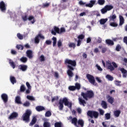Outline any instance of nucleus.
Returning <instances> with one entry per match:
<instances>
[{
  "instance_id": "f257e3e1",
  "label": "nucleus",
  "mask_w": 127,
  "mask_h": 127,
  "mask_svg": "<svg viewBox=\"0 0 127 127\" xmlns=\"http://www.w3.org/2000/svg\"><path fill=\"white\" fill-rule=\"evenodd\" d=\"M64 64H65L66 65V64H68L67 67L68 69L67 70L66 73L69 79H71V78L73 77V76H74V73L72 71H74V67H76V65H77V63L75 60H71L66 59L64 61Z\"/></svg>"
},
{
  "instance_id": "f03ea898",
  "label": "nucleus",
  "mask_w": 127,
  "mask_h": 127,
  "mask_svg": "<svg viewBox=\"0 0 127 127\" xmlns=\"http://www.w3.org/2000/svg\"><path fill=\"white\" fill-rule=\"evenodd\" d=\"M63 104H64V106L68 107L70 110H72L73 103H72V102H69L68 99L64 97L63 100L60 99L59 102V109L60 111H63V108H64V105Z\"/></svg>"
},
{
  "instance_id": "7ed1b4c3",
  "label": "nucleus",
  "mask_w": 127,
  "mask_h": 127,
  "mask_svg": "<svg viewBox=\"0 0 127 127\" xmlns=\"http://www.w3.org/2000/svg\"><path fill=\"white\" fill-rule=\"evenodd\" d=\"M81 96L84 100L88 101V100L93 99L95 97V94L92 90H87L86 92H81Z\"/></svg>"
},
{
  "instance_id": "20e7f679",
  "label": "nucleus",
  "mask_w": 127,
  "mask_h": 127,
  "mask_svg": "<svg viewBox=\"0 0 127 127\" xmlns=\"http://www.w3.org/2000/svg\"><path fill=\"white\" fill-rule=\"evenodd\" d=\"M32 113L29 109H27L25 113H24L22 116V119L25 123H29L30 122V116Z\"/></svg>"
},
{
  "instance_id": "39448f33",
  "label": "nucleus",
  "mask_w": 127,
  "mask_h": 127,
  "mask_svg": "<svg viewBox=\"0 0 127 127\" xmlns=\"http://www.w3.org/2000/svg\"><path fill=\"white\" fill-rule=\"evenodd\" d=\"M87 115L91 119H93V118L94 119H98V118H99V113L96 111L89 110L87 112Z\"/></svg>"
},
{
  "instance_id": "423d86ee",
  "label": "nucleus",
  "mask_w": 127,
  "mask_h": 127,
  "mask_svg": "<svg viewBox=\"0 0 127 127\" xmlns=\"http://www.w3.org/2000/svg\"><path fill=\"white\" fill-rule=\"evenodd\" d=\"M95 3H96V0H90V3L87 4H86V2H83V1H79V4L80 5L85 6L86 7H93Z\"/></svg>"
},
{
  "instance_id": "0eeeda50",
  "label": "nucleus",
  "mask_w": 127,
  "mask_h": 127,
  "mask_svg": "<svg viewBox=\"0 0 127 127\" xmlns=\"http://www.w3.org/2000/svg\"><path fill=\"white\" fill-rule=\"evenodd\" d=\"M87 79L88 80L89 83L92 84V85H94V86H96L97 85V83H96V80H95V77H94V76L90 74H87L86 75Z\"/></svg>"
},
{
  "instance_id": "6e6552de",
  "label": "nucleus",
  "mask_w": 127,
  "mask_h": 127,
  "mask_svg": "<svg viewBox=\"0 0 127 127\" xmlns=\"http://www.w3.org/2000/svg\"><path fill=\"white\" fill-rule=\"evenodd\" d=\"M45 39V37H44V36L42 35V34H38V35H37L35 38V40H34V41H35V43L36 44H38L39 43V42H40V39Z\"/></svg>"
},
{
  "instance_id": "1a4fd4ad",
  "label": "nucleus",
  "mask_w": 127,
  "mask_h": 127,
  "mask_svg": "<svg viewBox=\"0 0 127 127\" xmlns=\"http://www.w3.org/2000/svg\"><path fill=\"white\" fill-rule=\"evenodd\" d=\"M0 9L2 12H5L6 11V4H5L3 1L0 2Z\"/></svg>"
},
{
  "instance_id": "9d476101",
  "label": "nucleus",
  "mask_w": 127,
  "mask_h": 127,
  "mask_svg": "<svg viewBox=\"0 0 127 127\" xmlns=\"http://www.w3.org/2000/svg\"><path fill=\"white\" fill-rule=\"evenodd\" d=\"M51 33L53 35H56V34L58 33V34H60V29L59 27L55 26L54 27V29L52 30Z\"/></svg>"
},
{
  "instance_id": "9b49d317",
  "label": "nucleus",
  "mask_w": 127,
  "mask_h": 127,
  "mask_svg": "<svg viewBox=\"0 0 127 127\" xmlns=\"http://www.w3.org/2000/svg\"><path fill=\"white\" fill-rule=\"evenodd\" d=\"M119 70H120V71L122 73L123 78H127V70L124 67H119Z\"/></svg>"
},
{
  "instance_id": "f8f14e48",
  "label": "nucleus",
  "mask_w": 127,
  "mask_h": 127,
  "mask_svg": "<svg viewBox=\"0 0 127 127\" xmlns=\"http://www.w3.org/2000/svg\"><path fill=\"white\" fill-rule=\"evenodd\" d=\"M1 98L5 104L7 103V101H8V96H7V94L5 93L2 94Z\"/></svg>"
},
{
  "instance_id": "ddd939ff",
  "label": "nucleus",
  "mask_w": 127,
  "mask_h": 127,
  "mask_svg": "<svg viewBox=\"0 0 127 127\" xmlns=\"http://www.w3.org/2000/svg\"><path fill=\"white\" fill-rule=\"evenodd\" d=\"M26 54L27 55V57L29 58V59H32L33 58V54L32 53V51L30 50H28L26 51Z\"/></svg>"
},
{
  "instance_id": "4468645a",
  "label": "nucleus",
  "mask_w": 127,
  "mask_h": 127,
  "mask_svg": "<svg viewBox=\"0 0 127 127\" xmlns=\"http://www.w3.org/2000/svg\"><path fill=\"white\" fill-rule=\"evenodd\" d=\"M18 117V113L16 112H13L10 114L9 117V119L10 120H13L14 119H16Z\"/></svg>"
},
{
  "instance_id": "2eb2a0df",
  "label": "nucleus",
  "mask_w": 127,
  "mask_h": 127,
  "mask_svg": "<svg viewBox=\"0 0 127 127\" xmlns=\"http://www.w3.org/2000/svg\"><path fill=\"white\" fill-rule=\"evenodd\" d=\"M78 41H77V46H80V45H81V40L82 39H84V38H85V35H83V34H81V35H79L78 36Z\"/></svg>"
},
{
  "instance_id": "dca6fc26",
  "label": "nucleus",
  "mask_w": 127,
  "mask_h": 127,
  "mask_svg": "<svg viewBox=\"0 0 127 127\" xmlns=\"http://www.w3.org/2000/svg\"><path fill=\"white\" fill-rule=\"evenodd\" d=\"M107 99L108 102L109 103V104H111V105L114 103V102H115V98H114V97L110 95L107 96Z\"/></svg>"
},
{
  "instance_id": "f3484780",
  "label": "nucleus",
  "mask_w": 127,
  "mask_h": 127,
  "mask_svg": "<svg viewBox=\"0 0 127 127\" xmlns=\"http://www.w3.org/2000/svg\"><path fill=\"white\" fill-rule=\"evenodd\" d=\"M27 65L25 64H20L19 66V69H20V70H21V71H23V72H25V71L27 70Z\"/></svg>"
},
{
  "instance_id": "a211bd4d",
  "label": "nucleus",
  "mask_w": 127,
  "mask_h": 127,
  "mask_svg": "<svg viewBox=\"0 0 127 127\" xmlns=\"http://www.w3.org/2000/svg\"><path fill=\"white\" fill-rule=\"evenodd\" d=\"M37 122V119L36 118V117H34L32 118L31 123H30V124H29V126L30 127H33V126H34V125H35V124H36Z\"/></svg>"
},
{
  "instance_id": "6ab92c4d",
  "label": "nucleus",
  "mask_w": 127,
  "mask_h": 127,
  "mask_svg": "<svg viewBox=\"0 0 127 127\" xmlns=\"http://www.w3.org/2000/svg\"><path fill=\"white\" fill-rule=\"evenodd\" d=\"M77 123L78 119L76 117H74L71 119V124H72V125H74L75 127H79V126L77 125Z\"/></svg>"
},
{
  "instance_id": "aec40b11",
  "label": "nucleus",
  "mask_w": 127,
  "mask_h": 127,
  "mask_svg": "<svg viewBox=\"0 0 127 127\" xmlns=\"http://www.w3.org/2000/svg\"><path fill=\"white\" fill-rule=\"evenodd\" d=\"M15 102L16 104L18 105H22V102H21V99H20V96H17L15 97Z\"/></svg>"
},
{
  "instance_id": "412c9836",
  "label": "nucleus",
  "mask_w": 127,
  "mask_h": 127,
  "mask_svg": "<svg viewBox=\"0 0 127 127\" xmlns=\"http://www.w3.org/2000/svg\"><path fill=\"white\" fill-rule=\"evenodd\" d=\"M28 19L29 20V21H31L32 24H33L35 21H36L35 20V17L32 15L29 16Z\"/></svg>"
},
{
  "instance_id": "4be33fe9",
  "label": "nucleus",
  "mask_w": 127,
  "mask_h": 127,
  "mask_svg": "<svg viewBox=\"0 0 127 127\" xmlns=\"http://www.w3.org/2000/svg\"><path fill=\"white\" fill-rule=\"evenodd\" d=\"M108 64V69L110 70V71H114V70H115V67L112 65V63H111V62H107V65Z\"/></svg>"
},
{
  "instance_id": "5701e85b",
  "label": "nucleus",
  "mask_w": 127,
  "mask_h": 127,
  "mask_svg": "<svg viewBox=\"0 0 127 127\" xmlns=\"http://www.w3.org/2000/svg\"><path fill=\"white\" fill-rule=\"evenodd\" d=\"M78 101L80 105L83 106V107H85V104H86V101H85V100L81 98H78Z\"/></svg>"
},
{
  "instance_id": "b1692460",
  "label": "nucleus",
  "mask_w": 127,
  "mask_h": 127,
  "mask_svg": "<svg viewBox=\"0 0 127 127\" xmlns=\"http://www.w3.org/2000/svg\"><path fill=\"white\" fill-rule=\"evenodd\" d=\"M106 43L108 45H109L110 46H113V45H114L115 43H114V41L110 39H107L106 40Z\"/></svg>"
},
{
  "instance_id": "393cba45",
  "label": "nucleus",
  "mask_w": 127,
  "mask_h": 127,
  "mask_svg": "<svg viewBox=\"0 0 127 127\" xmlns=\"http://www.w3.org/2000/svg\"><path fill=\"white\" fill-rule=\"evenodd\" d=\"M36 110L37 112H42V111H45V108L42 106H38L36 107Z\"/></svg>"
},
{
  "instance_id": "a878e982",
  "label": "nucleus",
  "mask_w": 127,
  "mask_h": 127,
  "mask_svg": "<svg viewBox=\"0 0 127 127\" xmlns=\"http://www.w3.org/2000/svg\"><path fill=\"white\" fill-rule=\"evenodd\" d=\"M120 18V23L119 25H123L124 23H125V18H124V17L122 15L119 16Z\"/></svg>"
},
{
  "instance_id": "bb28decb",
  "label": "nucleus",
  "mask_w": 127,
  "mask_h": 127,
  "mask_svg": "<svg viewBox=\"0 0 127 127\" xmlns=\"http://www.w3.org/2000/svg\"><path fill=\"white\" fill-rule=\"evenodd\" d=\"M108 18H109L110 21H115V19H117V15L115 14L112 15H111Z\"/></svg>"
},
{
  "instance_id": "cd10ccee",
  "label": "nucleus",
  "mask_w": 127,
  "mask_h": 127,
  "mask_svg": "<svg viewBox=\"0 0 127 127\" xmlns=\"http://www.w3.org/2000/svg\"><path fill=\"white\" fill-rule=\"evenodd\" d=\"M104 7H105L107 11H110V10H112L114 8V6L112 5H106Z\"/></svg>"
},
{
  "instance_id": "c85d7f7f",
  "label": "nucleus",
  "mask_w": 127,
  "mask_h": 127,
  "mask_svg": "<svg viewBox=\"0 0 127 127\" xmlns=\"http://www.w3.org/2000/svg\"><path fill=\"white\" fill-rule=\"evenodd\" d=\"M10 81L13 85L16 83V79H15V77L14 76H10Z\"/></svg>"
},
{
  "instance_id": "c756f323",
  "label": "nucleus",
  "mask_w": 127,
  "mask_h": 127,
  "mask_svg": "<svg viewBox=\"0 0 127 127\" xmlns=\"http://www.w3.org/2000/svg\"><path fill=\"white\" fill-rule=\"evenodd\" d=\"M101 106L103 108V109H107L108 108V105L107 104V102L106 101L103 100L101 102Z\"/></svg>"
},
{
  "instance_id": "7c9ffc66",
  "label": "nucleus",
  "mask_w": 127,
  "mask_h": 127,
  "mask_svg": "<svg viewBox=\"0 0 127 127\" xmlns=\"http://www.w3.org/2000/svg\"><path fill=\"white\" fill-rule=\"evenodd\" d=\"M114 114L115 117H116V118H119V117H120V115H121V111L120 110H116L114 111Z\"/></svg>"
},
{
  "instance_id": "2f4dec72",
  "label": "nucleus",
  "mask_w": 127,
  "mask_h": 127,
  "mask_svg": "<svg viewBox=\"0 0 127 127\" xmlns=\"http://www.w3.org/2000/svg\"><path fill=\"white\" fill-rule=\"evenodd\" d=\"M9 64H10L11 67L13 68V69H14V68H15V64L14 63V62H13V61H11V60H9Z\"/></svg>"
},
{
  "instance_id": "473e14b6",
  "label": "nucleus",
  "mask_w": 127,
  "mask_h": 127,
  "mask_svg": "<svg viewBox=\"0 0 127 127\" xmlns=\"http://www.w3.org/2000/svg\"><path fill=\"white\" fill-rule=\"evenodd\" d=\"M52 40L53 41V47H55L57 43V38H56V37H53L52 39Z\"/></svg>"
},
{
  "instance_id": "72a5a7b5",
  "label": "nucleus",
  "mask_w": 127,
  "mask_h": 127,
  "mask_svg": "<svg viewBox=\"0 0 127 127\" xmlns=\"http://www.w3.org/2000/svg\"><path fill=\"white\" fill-rule=\"evenodd\" d=\"M107 21H108V18H105V19H101L100 20V24H101L102 25L105 24V23H106V22H107Z\"/></svg>"
},
{
  "instance_id": "f704fd0d",
  "label": "nucleus",
  "mask_w": 127,
  "mask_h": 127,
  "mask_svg": "<svg viewBox=\"0 0 127 127\" xmlns=\"http://www.w3.org/2000/svg\"><path fill=\"white\" fill-rule=\"evenodd\" d=\"M77 124L79 126H80L81 127H84V121L83 120L80 119L77 121Z\"/></svg>"
},
{
  "instance_id": "c9c22d12",
  "label": "nucleus",
  "mask_w": 127,
  "mask_h": 127,
  "mask_svg": "<svg viewBox=\"0 0 127 127\" xmlns=\"http://www.w3.org/2000/svg\"><path fill=\"white\" fill-rule=\"evenodd\" d=\"M68 47H69V48H73V49H74L76 47V44L74 43H69L68 44Z\"/></svg>"
},
{
  "instance_id": "e433bc0d",
  "label": "nucleus",
  "mask_w": 127,
  "mask_h": 127,
  "mask_svg": "<svg viewBox=\"0 0 127 127\" xmlns=\"http://www.w3.org/2000/svg\"><path fill=\"white\" fill-rule=\"evenodd\" d=\"M106 78L108 80V81H113L114 80V77L110 74H107Z\"/></svg>"
},
{
  "instance_id": "4c0bfd02",
  "label": "nucleus",
  "mask_w": 127,
  "mask_h": 127,
  "mask_svg": "<svg viewBox=\"0 0 127 127\" xmlns=\"http://www.w3.org/2000/svg\"><path fill=\"white\" fill-rule=\"evenodd\" d=\"M25 90H26L25 86H24V85L22 84L20 87V92L23 93V92L25 91Z\"/></svg>"
},
{
  "instance_id": "58836bf2",
  "label": "nucleus",
  "mask_w": 127,
  "mask_h": 127,
  "mask_svg": "<svg viewBox=\"0 0 127 127\" xmlns=\"http://www.w3.org/2000/svg\"><path fill=\"white\" fill-rule=\"evenodd\" d=\"M20 62L23 63H26L27 62V58L23 57L20 59Z\"/></svg>"
},
{
  "instance_id": "ea45409f",
  "label": "nucleus",
  "mask_w": 127,
  "mask_h": 127,
  "mask_svg": "<svg viewBox=\"0 0 127 127\" xmlns=\"http://www.w3.org/2000/svg\"><path fill=\"white\" fill-rule=\"evenodd\" d=\"M110 26H112V27H117L119 25L118 23H116V22H112L110 23Z\"/></svg>"
},
{
  "instance_id": "a19ab883",
  "label": "nucleus",
  "mask_w": 127,
  "mask_h": 127,
  "mask_svg": "<svg viewBox=\"0 0 127 127\" xmlns=\"http://www.w3.org/2000/svg\"><path fill=\"white\" fill-rule=\"evenodd\" d=\"M16 48L18 49V50H22L24 48V47L21 45H17Z\"/></svg>"
},
{
  "instance_id": "79ce46f5",
  "label": "nucleus",
  "mask_w": 127,
  "mask_h": 127,
  "mask_svg": "<svg viewBox=\"0 0 127 127\" xmlns=\"http://www.w3.org/2000/svg\"><path fill=\"white\" fill-rule=\"evenodd\" d=\"M74 87L75 88V90H80L81 89V85L80 83H76Z\"/></svg>"
},
{
  "instance_id": "37998d69",
  "label": "nucleus",
  "mask_w": 127,
  "mask_h": 127,
  "mask_svg": "<svg viewBox=\"0 0 127 127\" xmlns=\"http://www.w3.org/2000/svg\"><path fill=\"white\" fill-rule=\"evenodd\" d=\"M100 11L102 14H105V13H107V12H108V11L105 6L104 8L100 10Z\"/></svg>"
},
{
  "instance_id": "c03bdc74",
  "label": "nucleus",
  "mask_w": 127,
  "mask_h": 127,
  "mask_svg": "<svg viewBox=\"0 0 127 127\" xmlns=\"http://www.w3.org/2000/svg\"><path fill=\"white\" fill-rule=\"evenodd\" d=\"M26 98L28 100H30V101H35V98L32 96L27 95Z\"/></svg>"
},
{
  "instance_id": "a18cd8bd",
  "label": "nucleus",
  "mask_w": 127,
  "mask_h": 127,
  "mask_svg": "<svg viewBox=\"0 0 127 127\" xmlns=\"http://www.w3.org/2000/svg\"><path fill=\"white\" fill-rule=\"evenodd\" d=\"M55 127H62V123L61 122L55 123Z\"/></svg>"
},
{
  "instance_id": "49530a36",
  "label": "nucleus",
  "mask_w": 127,
  "mask_h": 127,
  "mask_svg": "<svg viewBox=\"0 0 127 127\" xmlns=\"http://www.w3.org/2000/svg\"><path fill=\"white\" fill-rule=\"evenodd\" d=\"M44 127H51L50 123L48 122H45L43 124Z\"/></svg>"
},
{
  "instance_id": "de8ad7c7",
  "label": "nucleus",
  "mask_w": 127,
  "mask_h": 127,
  "mask_svg": "<svg viewBox=\"0 0 127 127\" xmlns=\"http://www.w3.org/2000/svg\"><path fill=\"white\" fill-rule=\"evenodd\" d=\"M17 37L20 40H22V39H23V36L19 33L17 34Z\"/></svg>"
},
{
  "instance_id": "09e8293b",
  "label": "nucleus",
  "mask_w": 127,
  "mask_h": 127,
  "mask_svg": "<svg viewBox=\"0 0 127 127\" xmlns=\"http://www.w3.org/2000/svg\"><path fill=\"white\" fill-rule=\"evenodd\" d=\"M114 82L116 86H118V87H121V83H122V81H120L119 80H115Z\"/></svg>"
},
{
  "instance_id": "8fccbe9b",
  "label": "nucleus",
  "mask_w": 127,
  "mask_h": 127,
  "mask_svg": "<svg viewBox=\"0 0 127 127\" xmlns=\"http://www.w3.org/2000/svg\"><path fill=\"white\" fill-rule=\"evenodd\" d=\"M51 112L50 111H48L46 112L45 114V117H47V118H49V117H51Z\"/></svg>"
},
{
  "instance_id": "3c124183",
  "label": "nucleus",
  "mask_w": 127,
  "mask_h": 127,
  "mask_svg": "<svg viewBox=\"0 0 127 127\" xmlns=\"http://www.w3.org/2000/svg\"><path fill=\"white\" fill-rule=\"evenodd\" d=\"M64 32H66V30L65 29V28L64 27L61 28L60 30V34H61L62 33H64Z\"/></svg>"
},
{
  "instance_id": "603ef678",
  "label": "nucleus",
  "mask_w": 127,
  "mask_h": 127,
  "mask_svg": "<svg viewBox=\"0 0 127 127\" xmlns=\"http://www.w3.org/2000/svg\"><path fill=\"white\" fill-rule=\"evenodd\" d=\"M68 90H69V91H75L76 90V88L75 87V86H69L68 87Z\"/></svg>"
},
{
  "instance_id": "864d4df0",
  "label": "nucleus",
  "mask_w": 127,
  "mask_h": 127,
  "mask_svg": "<svg viewBox=\"0 0 127 127\" xmlns=\"http://www.w3.org/2000/svg\"><path fill=\"white\" fill-rule=\"evenodd\" d=\"M105 118L106 120H110V119H111V114L106 113L105 114Z\"/></svg>"
},
{
  "instance_id": "5fc2aeb1",
  "label": "nucleus",
  "mask_w": 127,
  "mask_h": 127,
  "mask_svg": "<svg viewBox=\"0 0 127 127\" xmlns=\"http://www.w3.org/2000/svg\"><path fill=\"white\" fill-rule=\"evenodd\" d=\"M40 60L41 62H43L45 61V57L43 56V55H42L40 57Z\"/></svg>"
},
{
  "instance_id": "6e6d98bb",
  "label": "nucleus",
  "mask_w": 127,
  "mask_h": 127,
  "mask_svg": "<svg viewBox=\"0 0 127 127\" xmlns=\"http://www.w3.org/2000/svg\"><path fill=\"white\" fill-rule=\"evenodd\" d=\"M23 106H24V107H29L30 106V103L28 101H26L23 104Z\"/></svg>"
},
{
  "instance_id": "4d7b16f0",
  "label": "nucleus",
  "mask_w": 127,
  "mask_h": 127,
  "mask_svg": "<svg viewBox=\"0 0 127 127\" xmlns=\"http://www.w3.org/2000/svg\"><path fill=\"white\" fill-rule=\"evenodd\" d=\"M22 18L23 21H27V19H28V18H27V15H25L24 16H22Z\"/></svg>"
},
{
  "instance_id": "13d9d810",
  "label": "nucleus",
  "mask_w": 127,
  "mask_h": 127,
  "mask_svg": "<svg viewBox=\"0 0 127 127\" xmlns=\"http://www.w3.org/2000/svg\"><path fill=\"white\" fill-rule=\"evenodd\" d=\"M50 5V3H43V7H48Z\"/></svg>"
},
{
  "instance_id": "bf43d9fd",
  "label": "nucleus",
  "mask_w": 127,
  "mask_h": 127,
  "mask_svg": "<svg viewBox=\"0 0 127 127\" xmlns=\"http://www.w3.org/2000/svg\"><path fill=\"white\" fill-rule=\"evenodd\" d=\"M121 49H122V47H121V45H118L116 48V51H120Z\"/></svg>"
},
{
  "instance_id": "052dcab7",
  "label": "nucleus",
  "mask_w": 127,
  "mask_h": 127,
  "mask_svg": "<svg viewBox=\"0 0 127 127\" xmlns=\"http://www.w3.org/2000/svg\"><path fill=\"white\" fill-rule=\"evenodd\" d=\"M62 46V42H61V40H59L58 42V47L59 48H60Z\"/></svg>"
},
{
  "instance_id": "680f3d73",
  "label": "nucleus",
  "mask_w": 127,
  "mask_h": 127,
  "mask_svg": "<svg viewBox=\"0 0 127 127\" xmlns=\"http://www.w3.org/2000/svg\"><path fill=\"white\" fill-rule=\"evenodd\" d=\"M98 4L100 5H103V4H105V0H98Z\"/></svg>"
},
{
  "instance_id": "e2e57ef3",
  "label": "nucleus",
  "mask_w": 127,
  "mask_h": 127,
  "mask_svg": "<svg viewBox=\"0 0 127 127\" xmlns=\"http://www.w3.org/2000/svg\"><path fill=\"white\" fill-rule=\"evenodd\" d=\"M99 111L100 113V115H101V116H104V114H105V111L104 110H103L102 109H99Z\"/></svg>"
},
{
  "instance_id": "0e129e2a",
  "label": "nucleus",
  "mask_w": 127,
  "mask_h": 127,
  "mask_svg": "<svg viewBox=\"0 0 127 127\" xmlns=\"http://www.w3.org/2000/svg\"><path fill=\"white\" fill-rule=\"evenodd\" d=\"M96 67L97 68L99 71H103V68H102V67H101V66L98 64H96Z\"/></svg>"
},
{
  "instance_id": "69168bd1",
  "label": "nucleus",
  "mask_w": 127,
  "mask_h": 127,
  "mask_svg": "<svg viewBox=\"0 0 127 127\" xmlns=\"http://www.w3.org/2000/svg\"><path fill=\"white\" fill-rule=\"evenodd\" d=\"M52 43V41L49 40L46 41V44H47V45H51Z\"/></svg>"
},
{
  "instance_id": "338daca9",
  "label": "nucleus",
  "mask_w": 127,
  "mask_h": 127,
  "mask_svg": "<svg viewBox=\"0 0 127 127\" xmlns=\"http://www.w3.org/2000/svg\"><path fill=\"white\" fill-rule=\"evenodd\" d=\"M26 85L28 89H31V86L30 85V84L29 83V82H27L26 83Z\"/></svg>"
},
{
  "instance_id": "774afa93",
  "label": "nucleus",
  "mask_w": 127,
  "mask_h": 127,
  "mask_svg": "<svg viewBox=\"0 0 127 127\" xmlns=\"http://www.w3.org/2000/svg\"><path fill=\"white\" fill-rule=\"evenodd\" d=\"M123 41H124V43H126V44H127V36L125 37L124 38Z\"/></svg>"
}]
</instances>
